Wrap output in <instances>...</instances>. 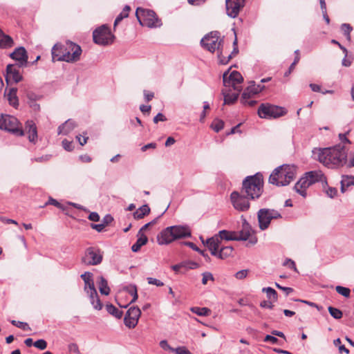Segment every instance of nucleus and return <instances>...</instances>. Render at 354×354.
<instances>
[{"instance_id":"obj_1","label":"nucleus","mask_w":354,"mask_h":354,"mask_svg":"<svg viewBox=\"0 0 354 354\" xmlns=\"http://www.w3.org/2000/svg\"><path fill=\"white\" fill-rule=\"evenodd\" d=\"M312 153L314 159L330 169L342 167L347 158V151L341 144L332 147L314 148Z\"/></svg>"},{"instance_id":"obj_2","label":"nucleus","mask_w":354,"mask_h":354,"mask_svg":"<svg viewBox=\"0 0 354 354\" xmlns=\"http://www.w3.org/2000/svg\"><path fill=\"white\" fill-rule=\"evenodd\" d=\"M191 232L188 227L174 225L163 230L157 236L159 245H167L179 239L189 237Z\"/></svg>"},{"instance_id":"obj_3","label":"nucleus","mask_w":354,"mask_h":354,"mask_svg":"<svg viewBox=\"0 0 354 354\" xmlns=\"http://www.w3.org/2000/svg\"><path fill=\"white\" fill-rule=\"evenodd\" d=\"M296 167L283 165L276 168L269 177V183L277 186H286L295 178Z\"/></svg>"},{"instance_id":"obj_4","label":"nucleus","mask_w":354,"mask_h":354,"mask_svg":"<svg viewBox=\"0 0 354 354\" xmlns=\"http://www.w3.org/2000/svg\"><path fill=\"white\" fill-rule=\"evenodd\" d=\"M263 180L261 174H257L250 176L243 181L241 193L245 194L250 199L259 198L263 193Z\"/></svg>"},{"instance_id":"obj_5","label":"nucleus","mask_w":354,"mask_h":354,"mask_svg":"<svg viewBox=\"0 0 354 354\" xmlns=\"http://www.w3.org/2000/svg\"><path fill=\"white\" fill-rule=\"evenodd\" d=\"M61 49L64 55H59L58 59L66 62H75L80 59L82 54L81 47L71 41H68L64 45L57 44L54 46V50Z\"/></svg>"},{"instance_id":"obj_6","label":"nucleus","mask_w":354,"mask_h":354,"mask_svg":"<svg viewBox=\"0 0 354 354\" xmlns=\"http://www.w3.org/2000/svg\"><path fill=\"white\" fill-rule=\"evenodd\" d=\"M136 16L140 24L142 26L152 28L160 27L162 25L160 20L153 10L138 8Z\"/></svg>"},{"instance_id":"obj_7","label":"nucleus","mask_w":354,"mask_h":354,"mask_svg":"<svg viewBox=\"0 0 354 354\" xmlns=\"http://www.w3.org/2000/svg\"><path fill=\"white\" fill-rule=\"evenodd\" d=\"M0 129L9 131L19 136L24 135V131L17 118L10 115L2 114L0 115Z\"/></svg>"},{"instance_id":"obj_8","label":"nucleus","mask_w":354,"mask_h":354,"mask_svg":"<svg viewBox=\"0 0 354 354\" xmlns=\"http://www.w3.org/2000/svg\"><path fill=\"white\" fill-rule=\"evenodd\" d=\"M287 111L285 108L270 104H261L258 109L257 113L261 118H278L286 115Z\"/></svg>"},{"instance_id":"obj_9","label":"nucleus","mask_w":354,"mask_h":354,"mask_svg":"<svg viewBox=\"0 0 354 354\" xmlns=\"http://www.w3.org/2000/svg\"><path fill=\"white\" fill-rule=\"evenodd\" d=\"M93 39L98 45L107 46L113 42L115 37L108 26L102 25L93 31Z\"/></svg>"},{"instance_id":"obj_10","label":"nucleus","mask_w":354,"mask_h":354,"mask_svg":"<svg viewBox=\"0 0 354 354\" xmlns=\"http://www.w3.org/2000/svg\"><path fill=\"white\" fill-rule=\"evenodd\" d=\"M103 259V252L97 248L89 247L86 249L81 263L85 266H97L101 263Z\"/></svg>"},{"instance_id":"obj_11","label":"nucleus","mask_w":354,"mask_h":354,"mask_svg":"<svg viewBox=\"0 0 354 354\" xmlns=\"http://www.w3.org/2000/svg\"><path fill=\"white\" fill-rule=\"evenodd\" d=\"M222 41L220 39L219 32L213 31L206 35L201 40V44L205 49L214 53L216 50H220Z\"/></svg>"},{"instance_id":"obj_12","label":"nucleus","mask_w":354,"mask_h":354,"mask_svg":"<svg viewBox=\"0 0 354 354\" xmlns=\"http://www.w3.org/2000/svg\"><path fill=\"white\" fill-rule=\"evenodd\" d=\"M223 79V84L226 88L232 87L234 91H241L240 84L243 82V78L239 72L234 71L230 75L225 73Z\"/></svg>"},{"instance_id":"obj_13","label":"nucleus","mask_w":354,"mask_h":354,"mask_svg":"<svg viewBox=\"0 0 354 354\" xmlns=\"http://www.w3.org/2000/svg\"><path fill=\"white\" fill-rule=\"evenodd\" d=\"M233 207L238 211L245 212L250 208L249 199L245 194L233 192L230 195Z\"/></svg>"},{"instance_id":"obj_14","label":"nucleus","mask_w":354,"mask_h":354,"mask_svg":"<svg viewBox=\"0 0 354 354\" xmlns=\"http://www.w3.org/2000/svg\"><path fill=\"white\" fill-rule=\"evenodd\" d=\"M239 241L249 240V243L254 245L257 242L256 236H252V228L245 218H243L242 229L236 232Z\"/></svg>"},{"instance_id":"obj_15","label":"nucleus","mask_w":354,"mask_h":354,"mask_svg":"<svg viewBox=\"0 0 354 354\" xmlns=\"http://www.w3.org/2000/svg\"><path fill=\"white\" fill-rule=\"evenodd\" d=\"M244 6L245 0H226L227 15L232 18H235Z\"/></svg>"},{"instance_id":"obj_16","label":"nucleus","mask_w":354,"mask_h":354,"mask_svg":"<svg viewBox=\"0 0 354 354\" xmlns=\"http://www.w3.org/2000/svg\"><path fill=\"white\" fill-rule=\"evenodd\" d=\"M265 88V86L262 84H256L254 82H250V85L243 91L241 97V102L245 103L246 98H250L253 95H256L261 92Z\"/></svg>"},{"instance_id":"obj_17","label":"nucleus","mask_w":354,"mask_h":354,"mask_svg":"<svg viewBox=\"0 0 354 354\" xmlns=\"http://www.w3.org/2000/svg\"><path fill=\"white\" fill-rule=\"evenodd\" d=\"M10 57L17 61L19 67H24L28 63V55L25 48L21 46L15 48V50L10 55Z\"/></svg>"},{"instance_id":"obj_18","label":"nucleus","mask_w":354,"mask_h":354,"mask_svg":"<svg viewBox=\"0 0 354 354\" xmlns=\"http://www.w3.org/2000/svg\"><path fill=\"white\" fill-rule=\"evenodd\" d=\"M19 67V66H17L14 64H8L7 66L6 76V80L7 83H8L10 80L17 83L22 80V75L20 74Z\"/></svg>"},{"instance_id":"obj_19","label":"nucleus","mask_w":354,"mask_h":354,"mask_svg":"<svg viewBox=\"0 0 354 354\" xmlns=\"http://www.w3.org/2000/svg\"><path fill=\"white\" fill-rule=\"evenodd\" d=\"M221 241L220 237L218 234H216L215 236L207 239L205 242L203 241V243L208 248L212 255L216 257L217 256V252H218L220 250Z\"/></svg>"},{"instance_id":"obj_20","label":"nucleus","mask_w":354,"mask_h":354,"mask_svg":"<svg viewBox=\"0 0 354 354\" xmlns=\"http://www.w3.org/2000/svg\"><path fill=\"white\" fill-rule=\"evenodd\" d=\"M305 174L312 185L317 182H322L324 187L327 185L326 178L321 170L308 171Z\"/></svg>"},{"instance_id":"obj_21","label":"nucleus","mask_w":354,"mask_h":354,"mask_svg":"<svg viewBox=\"0 0 354 354\" xmlns=\"http://www.w3.org/2000/svg\"><path fill=\"white\" fill-rule=\"evenodd\" d=\"M259 228L262 230H266L270 223L271 218L268 214V209L263 208L259 210L257 213Z\"/></svg>"},{"instance_id":"obj_22","label":"nucleus","mask_w":354,"mask_h":354,"mask_svg":"<svg viewBox=\"0 0 354 354\" xmlns=\"http://www.w3.org/2000/svg\"><path fill=\"white\" fill-rule=\"evenodd\" d=\"M312 185L306 174L302 176L295 185V191L303 197L306 196V189Z\"/></svg>"},{"instance_id":"obj_23","label":"nucleus","mask_w":354,"mask_h":354,"mask_svg":"<svg viewBox=\"0 0 354 354\" xmlns=\"http://www.w3.org/2000/svg\"><path fill=\"white\" fill-rule=\"evenodd\" d=\"M26 131L28 134L29 141L35 142L37 139V130L36 124L32 120H28L26 122Z\"/></svg>"},{"instance_id":"obj_24","label":"nucleus","mask_w":354,"mask_h":354,"mask_svg":"<svg viewBox=\"0 0 354 354\" xmlns=\"http://www.w3.org/2000/svg\"><path fill=\"white\" fill-rule=\"evenodd\" d=\"M341 192L344 193L354 187V176L344 175L342 176Z\"/></svg>"},{"instance_id":"obj_25","label":"nucleus","mask_w":354,"mask_h":354,"mask_svg":"<svg viewBox=\"0 0 354 354\" xmlns=\"http://www.w3.org/2000/svg\"><path fill=\"white\" fill-rule=\"evenodd\" d=\"M240 92L236 91V92L232 93L230 88H225L222 91V93L224 96V104H232L235 102L239 97Z\"/></svg>"},{"instance_id":"obj_26","label":"nucleus","mask_w":354,"mask_h":354,"mask_svg":"<svg viewBox=\"0 0 354 354\" xmlns=\"http://www.w3.org/2000/svg\"><path fill=\"white\" fill-rule=\"evenodd\" d=\"M75 127L76 124L73 120H68L58 127V133L68 135L75 128Z\"/></svg>"},{"instance_id":"obj_27","label":"nucleus","mask_w":354,"mask_h":354,"mask_svg":"<svg viewBox=\"0 0 354 354\" xmlns=\"http://www.w3.org/2000/svg\"><path fill=\"white\" fill-rule=\"evenodd\" d=\"M218 236L220 237L221 241L223 239L226 241H239L237 232L235 231L221 230Z\"/></svg>"},{"instance_id":"obj_28","label":"nucleus","mask_w":354,"mask_h":354,"mask_svg":"<svg viewBox=\"0 0 354 354\" xmlns=\"http://www.w3.org/2000/svg\"><path fill=\"white\" fill-rule=\"evenodd\" d=\"M13 39L0 29V47L3 48H10L13 46Z\"/></svg>"},{"instance_id":"obj_29","label":"nucleus","mask_w":354,"mask_h":354,"mask_svg":"<svg viewBox=\"0 0 354 354\" xmlns=\"http://www.w3.org/2000/svg\"><path fill=\"white\" fill-rule=\"evenodd\" d=\"M17 91V89L16 88H10L9 91L6 93L7 100L9 102V104L14 107H17L19 105Z\"/></svg>"},{"instance_id":"obj_30","label":"nucleus","mask_w":354,"mask_h":354,"mask_svg":"<svg viewBox=\"0 0 354 354\" xmlns=\"http://www.w3.org/2000/svg\"><path fill=\"white\" fill-rule=\"evenodd\" d=\"M138 238L136 242L131 247V250L134 252H138L140 250L141 247L145 245L148 241V239L145 234H138Z\"/></svg>"},{"instance_id":"obj_31","label":"nucleus","mask_w":354,"mask_h":354,"mask_svg":"<svg viewBox=\"0 0 354 354\" xmlns=\"http://www.w3.org/2000/svg\"><path fill=\"white\" fill-rule=\"evenodd\" d=\"M150 213V208L147 205H143L133 212L135 219H141Z\"/></svg>"},{"instance_id":"obj_32","label":"nucleus","mask_w":354,"mask_h":354,"mask_svg":"<svg viewBox=\"0 0 354 354\" xmlns=\"http://www.w3.org/2000/svg\"><path fill=\"white\" fill-rule=\"evenodd\" d=\"M131 10V8L129 6H125L122 10V11L117 16L115 19L113 28L115 29L117 25L124 18L128 17L129 11Z\"/></svg>"},{"instance_id":"obj_33","label":"nucleus","mask_w":354,"mask_h":354,"mask_svg":"<svg viewBox=\"0 0 354 354\" xmlns=\"http://www.w3.org/2000/svg\"><path fill=\"white\" fill-rule=\"evenodd\" d=\"M233 252V248L231 246H225L220 248L218 252H217V257L224 259L228 257L232 256Z\"/></svg>"},{"instance_id":"obj_34","label":"nucleus","mask_w":354,"mask_h":354,"mask_svg":"<svg viewBox=\"0 0 354 354\" xmlns=\"http://www.w3.org/2000/svg\"><path fill=\"white\" fill-rule=\"evenodd\" d=\"M84 290L89 297H92L93 299L96 297L97 290L95 288L93 280L84 283Z\"/></svg>"},{"instance_id":"obj_35","label":"nucleus","mask_w":354,"mask_h":354,"mask_svg":"<svg viewBox=\"0 0 354 354\" xmlns=\"http://www.w3.org/2000/svg\"><path fill=\"white\" fill-rule=\"evenodd\" d=\"M99 290L101 294L108 295L110 292V288L108 286L107 281L103 277H99Z\"/></svg>"},{"instance_id":"obj_36","label":"nucleus","mask_w":354,"mask_h":354,"mask_svg":"<svg viewBox=\"0 0 354 354\" xmlns=\"http://www.w3.org/2000/svg\"><path fill=\"white\" fill-rule=\"evenodd\" d=\"M106 308L109 314L112 315L116 318L120 319L123 315V312L122 310H119L112 304H107L106 306Z\"/></svg>"},{"instance_id":"obj_37","label":"nucleus","mask_w":354,"mask_h":354,"mask_svg":"<svg viewBox=\"0 0 354 354\" xmlns=\"http://www.w3.org/2000/svg\"><path fill=\"white\" fill-rule=\"evenodd\" d=\"M190 310L193 313H195L198 316H208L211 313V310L205 307L200 308L196 306L191 308Z\"/></svg>"},{"instance_id":"obj_38","label":"nucleus","mask_w":354,"mask_h":354,"mask_svg":"<svg viewBox=\"0 0 354 354\" xmlns=\"http://www.w3.org/2000/svg\"><path fill=\"white\" fill-rule=\"evenodd\" d=\"M263 292H266L267 295V297L273 301H276L277 300V292L276 290L270 287L263 288L262 289Z\"/></svg>"},{"instance_id":"obj_39","label":"nucleus","mask_w":354,"mask_h":354,"mask_svg":"<svg viewBox=\"0 0 354 354\" xmlns=\"http://www.w3.org/2000/svg\"><path fill=\"white\" fill-rule=\"evenodd\" d=\"M126 315L130 316L131 318L138 320L141 315V311L138 307L133 306L127 310Z\"/></svg>"},{"instance_id":"obj_40","label":"nucleus","mask_w":354,"mask_h":354,"mask_svg":"<svg viewBox=\"0 0 354 354\" xmlns=\"http://www.w3.org/2000/svg\"><path fill=\"white\" fill-rule=\"evenodd\" d=\"M26 96L28 100V101H27L28 103L37 102L38 100H40L42 97L41 95L37 94L32 91H26Z\"/></svg>"},{"instance_id":"obj_41","label":"nucleus","mask_w":354,"mask_h":354,"mask_svg":"<svg viewBox=\"0 0 354 354\" xmlns=\"http://www.w3.org/2000/svg\"><path fill=\"white\" fill-rule=\"evenodd\" d=\"M124 322L127 327L129 328H133L138 324V320L133 318H131L130 316L126 315L124 319Z\"/></svg>"},{"instance_id":"obj_42","label":"nucleus","mask_w":354,"mask_h":354,"mask_svg":"<svg viewBox=\"0 0 354 354\" xmlns=\"http://www.w3.org/2000/svg\"><path fill=\"white\" fill-rule=\"evenodd\" d=\"M127 292L133 297L129 302L130 304L135 302L138 299L137 288L136 286L131 285L126 288Z\"/></svg>"},{"instance_id":"obj_43","label":"nucleus","mask_w":354,"mask_h":354,"mask_svg":"<svg viewBox=\"0 0 354 354\" xmlns=\"http://www.w3.org/2000/svg\"><path fill=\"white\" fill-rule=\"evenodd\" d=\"M328 312L330 314V315L336 319H339L342 317V312L340 310H339L338 308H334L332 306H329Z\"/></svg>"},{"instance_id":"obj_44","label":"nucleus","mask_w":354,"mask_h":354,"mask_svg":"<svg viewBox=\"0 0 354 354\" xmlns=\"http://www.w3.org/2000/svg\"><path fill=\"white\" fill-rule=\"evenodd\" d=\"M335 290L337 293L345 297H349L351 294V290L348 288L343 287L341 286H337L335 288Z\"/></svg>"},{"instance_id":"obj_45","label":"nucleus","mask_w":354,"mask_h":354,"mask_svg":"<svg viewBox=\"0 0 354 354\" xmlns=\"http://www.w3.org/2000/svg\"><path fill=\"white\" fill-rule=\"evenodd\" d=\"M183 268L185 269V270H187L189 269H196L198 268V264L194 261H185L181 262Z\"/></svg>"},{"instance_id":"obj_46","label":"nucleus","mask_w":354,"mask_h":354,"mask_svg":"<svg viewBox=\"0 0 354 354\" xmlns=\"http://www.w3.org/2000/svg\"><path fill=\"white\" fill-rule=\"evenodd\" d=\"M89 298H90L91 303L95 309L98 310L102 309V304L99 299L97 292H96V297H94L93 299L92 297H89Z\"/></svg>"},{"instance_id":"obj_47","label":"nucleus","mask_w":354,"mask_h":354,"mask_svg":"<svg viewBox=\"0 0 354 354\" xmlns=\"http://www.w3.org/2000/svg\"><path fill=\"white\" fill-rule=\"evenodd\" d=\"M341 29L344 32V35L349 40L351 39V32L353 30V28L348 24H343L341 26Z\"/></svg>"},{"instance_id":"obj_48","label":"nucleus","mask_w":354,"mask_h":354,"mask_svg":"<svg viewBox=\"0 0 354 354\" xmlns=\"http://www.w3.org/2000/svg\"><path fill=\"white\" fill-rule=\"evenodd\" d=\"M224 127V122L221 120H215L212 124V128L216 131L218 132Z\"/></svg>"},{"instance_id":"obj_49","label":"nucleus","mask_w":354,"mask_h":354,"mask_svg":"<svg viewBox=\"0 0 354 354\" xmlns=\"http://www.w3.org/2000/svg\"><path fill=\"white\" fill-rule=\"evenodd\" d=\"M11 324L13 325V326H15L24 330H30V327L28 326V324L26 322H19V321H15V320H12L11 321Z\"/></svg>"},{"instance_id":"obj_50","label":"nucleus","mask_w":354,"mask_h":354,"mask_svg":"<svg viewBox=\"0 0 354 354\" xmlns=\"http://www.w3.org/2000/svg\"><path fill=\"white\" fill-rule=\"evenodd\" d=\"M202 283L206 285L208 281H214V278L211 272H205L202 274Z\"/></svg>"},{"instance_id":"obj_51","label":"nucleus","mask_w":354,"mask_h":354,"mask_svg":"<svg viewBox=\"0 0 354 354\" xmlns=\"http://www.w3.org/2000/svg\"><path fill=\"white\" fill-rule=\"evenodd\" d=\"M33 345L40 350H44L47 347V342L44 339H41L35 342Z\"/></svg>"},{"instance_id":"obj_52","label":"nucleus","mask_w":354,"mask_h":354,"mask_svg":"<svg viewBox=\"0 0 354 354\" xmlns=\"http://www.w3.org/2000/svg\"><path fill=\"white\" fill-rule=\"evenodd\" d=\"M218 58L219 63L221 64H226L228 63L230 59L232 58V55H229L227 57H223L222 56V52L221 50L218 51Z\"/></svg>"},{"instance_id":"obj_53","label":"nucleus","mask_w":354,"mask_h":354,"mask_svg":"<svg viewBox=\"0 0 354 354\" xmlns=\"http://www.w3.org/2000/svg\"><path fill=\"white\" fill-rule=\"evenodd\" d=\"M325 192L328 197L333 198L337 195V189L335 187H328Z\"/></svg>"},{"instance_id":"obj_54","label":"nucleus","mask_w":354,"mask_h":354,"mask_svg":"<svg viewBox=\"0 0 354 354\" xmlns=\"http://www.w3.org/2000/svg\"><path fill=\"white\" fill-rule=\"evenodd\" d=\"M173 352L176 354H192L185 346H178L174 348Z\"/></svg>"},{"instance_id":"obj_55","label":"nucleus","mask_w":354,"mask_h":354,"mask_svg":"<svg viewBox=\"0 0 354 354\" xmlns=\"http://www.w3.org/2000/svg\"><path fill=\"white\" fill-rule=\"evenodd\" d=\"M268 212L271 220L281 218V214L275 209H268Z\"/></svg>"},{"instance_id":"obj_56","label":"nucleus","mask_w":354,"mask_h":354,"mask_svg":"<svg viewBox=\"0 0 354 354\" xmlns=\"http://www.w3.org/2000/svg\"><path fill=\"white\" fill-rule=\"evenodd\" d=\"M62 146L64 149L68 151H71L73 149V145L72 141H68L66 139H64L62 141Z\"/></svg>"},{"instance_id":"obj_57","label":"nucleus","mask_w":354,"mask_h":354,"mask_svg":"<svg viewBox=\"0 0 354 354\" xmlns=\"http://www.w3.org/2000/svg\"><path fill=\"white\" fill-rule=\"evenodd\" d=\"M147 280L149 284L155 285L158 287L162 286L164 285L161 281L153 277H148Z\"/></svg>"},{"instance_id":"obj_58","label":"nucleus","mask_w":354,"mask_h":354,"mask_svg":"<svg viewBox=\"0 0 354 354\" xmlns=\"http://www.w3.org/2000/svg\"><path fill=\"white\" fill-rule=\"evenodd\" d=\"M62 50L61 49H56L55 50H54V46L52 48V57H53V61H59L58 59L59 55H64V52L62 53Z\"/></svg>"},{"instance_id":"obj_59","label":"nucleus","mask_w":354,"mask_h":354,"mask_svg":"<svg viewBox=\"0 0 354 354\" xmlns=\"http://www.w3.org/2000/svg\"><path fill=\"white\" fill-rule=\"evenodd\" d=\"M93 274L90 272H85L84 274H81V278L84 281V283L89 282L93 280Z\"/></svg>"},{"instance_id":"obj_60","label":"nucleus","mask_w":354,"mask_h":354,"mask_svg":"<svg viewBox=\"0 0 354 354\" xmlns=\"http://www.w3.org/2000/svg\"><path fill=\"white\" fill-rule=\"evenodd\" d=\"M68 351L70 353L80 354L78 346L75 343H71L68 345Z\"/></svg>"},{"instance_id":"obj_61","label":"nucleus","mask_w":354,"mask_h":354,"mask_svg":"<svg viewBox=\"0 0 354 354\" xmlns=\"http://www.w3.org/2000/svg\"><path fill=\"white\" fill-rule=\"evenodd\" d=\"M248 272V270H241L236 273L235 277L238 279H243L247 277Z\"/></svg>"},{"instance_id":"obj_62","label":"nucleus","mask_w":354,"mask_h":354,"mask_svg":"<svg viewBox=\"0 0 354 354\" xmlns=\"http://www.w3.org/2000/svg\"><path fill=\"white\" fill-rule=\"evenodd\" d=\"M263 341L265 342H270L272 344H277L278 342V339L272 335H267L265 337Z\"/></svg>"},{"instance_id":"obj_63","label":"nucleus","mask_w":354,"mask_h":354,"mask_svg":"<svg viewBox=\"0 0 354 354\" xmlns=\"http://www.w3.org/2000/svg\"><path fill=\"white\" fill-rule=\"evenodd\" d=\"M283 265L293 269L297 272H298L295 261L291 259H286Z\"/></svg>"},{"instance_id":"obj_64","label":"nucleus","mask_w":354,"mask_h":354,"mask_svg":"<svg viewBox=\"0 0 354 354\" xmlns=\"http://www.w3.org/2000/svg\"><path fill=\"white\" fill-rule=\"evenodd\" d=\"M160 346L164 350H169L173 352L174 348L169 345L167 340H161L160 342Z\"/></svg>"}]
</instances>
